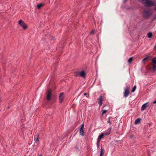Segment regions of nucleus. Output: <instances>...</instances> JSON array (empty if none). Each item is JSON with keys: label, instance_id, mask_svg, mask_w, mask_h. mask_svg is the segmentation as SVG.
<instances>
[{"label": "nucleus", "instance_id": "obj_25", "mask_svg": "<svg viewBox=\"0 0 156 156\" xmlns=\"http://www.w3.org/2000/svg\"><path fill=\"white\" fill-rule=\"evenodd\" d=\"M107 122H108V123H109L110 124H112V123H111V122L110 121V118H108V119L107 121Z\"/></svg>", "mask_w": 156, "mask_h": 156}, {"label": "nucleus", "instance_id": "obj_33", "mask_svg": "<svg viewBox=\"0 0 156 156\" xmlns=\"http://www.w3.org/2000/svg\"><path fill=\"white\" fill-rule=\"evenodd\" d=\"M154 49H156V45H155V47H154Z\"/></svg>", "mask_w": 156, "mask_h": 156}, {"label": "nucleus", "instance_id": "obj_3", "mask_svg": "<svg viewBox=\"0 0 156 156\" xmlns=\"http://www.w3.org/2000/svg\"><path fill=\"white\" fill-rule=\"evenodd\" d=\"M19 25L24 30H26L28 27L27 25L22 20H20L18 22Z\"/></svg>", "mask_w": 156, "mask_h": 156}, {"label": "nucleus", "instance_id": "obj_2", "mask_svg": "<svg viewBox=\"0 0 156 156\" xmlns=\"http://www.w3.org/2000/svg\"><path fill=\"white\" fill-rule=\"evenodd\" d=\"M152 14V12L146 10H144L143 12V17L146 19H149Z\"/></svg>", "mask_w": 156, "mask_h": 156}, {"label": "nucleus", "instance_id": "obj_17", "mask_svg": "<svg viewBox=\"0 0 156 156\" xmlns=\"http://www.w3.org/2000/svg\"><path fill=\"white\" fill-rule=\"evenodd\" d=\"M105 136L103 133H101V135H99L98 138H99V140H101V139L104 137Z\"/></svg>", "mask_w": 156, "mask_h": 156}, {"label": "nucleus", "instance_id": "obj_9", "mask_svg": "<svg viewBox=\"0 0 156 156\" xmlns=\"http://www.w3.org/2000/svg\"><path fill=\"white\" fill-rule=\"evenodd\" d=\"M149 106V103L147 102L144 104L142 106L141 108V110L144 111Z\"/></svg>", "mask_w": 156, "mask_h": 156}, {"label": "nucleus", "instance_id": "obj_5", "mask_svg": "<svg viewBox=\"0 0 156 156\" xmlns=\"http://www.w3.org/2000/svg\"><path fill=\"white\" fill-rule=\"evenodd\" d=\"M65 98V95L64 93H60L59 96V102L62 103L64 101Z\"/></svg>", "mask_w": 156, "mask_h": 156}, {"label": "nucleus", "instance_id": "obj_18", "mask_svg": "<svg viewBox=\"0 0 156 156\" xmlns=\"http://www.w3.org/2000/svg\"><path fill=\"white\" fill-rule=\"evenodd\" d=\"M152 63L156 65V57H154L152 59Z\"/></svg>", "mask_w": 156, "mask_h": 156}, {"label": "nucleus", "instance_id": "obj_1", "mask_svg": "<svg viewBox=\"0 0 156 156\" xmlns=\"http://www.w3.org/2000/svg\"><path fill=\"white\" fill-rule=\"evenodd\" d=\"M139 1L146 7H150L154 6V2L151 1V0H139Z\"/></svg>", "mask_w": 156, "mask_h": 156}, {"label": "nucleus", "instance_id": "obj_14", "mask_svg": "<svg viewBox=\"0 0 156 156\" xmlns=\"http://www.w3.org/2000/svg\"><path fill=\"white\" fill-rule=\"evenodd\" d=\"M141 120V119L140 118L136 119L135 121V124H139Z\"/></svg>", "mask_w": 156, "mask_h": 156}, {"label": "nucleus", "instance_id": "obj_28", "mask_svg": "<svg viewBox=\"0 0 156 156\" xmlns=\"http://www.w3.org/2000/svg\"><path fill=\"white\" fill-rule=\"evenodd\" d=\"M94 30H92L90 33V34H93V33H94Z\"/></svg>", "mask_w": 156, "mask_h": 156}, {"label": "nucleus", "instance_id": "obj_6", "mask_svg": "<svg viewBox=\"0 0 156 156\" xmlns=\"http://www.w3.org/2000/svg\"><path fill=\"white\" fill-rule=\"evenodd\" d=\"M103 100L104 98L102 95H100L99 98L97 99V100L98 101V102L100 106H101L102 105Z\"/></svg>", "mask_w": 156, "mask_h": 156}, {"label": "nucleus", "instance_id": "obj_23", "mask_svg": "<svg viewBox=\"0 0 156 156\" xmlns=\"http://www.w3.org/2000/svg\"><path fill=\"white\" fill-rule=\"evenodd\" d=\"M133 59L132 57L130 58L128 60V62L129 63H130L131 62L133 61Z\"/></svg>", "mask_w": 156, "mask_h": 156}, {"label": "nucleus", "instance_id": "obj_30", "mask_svg": "<svg viewBox=\"0 0 156 156\" xmlns=\"http://www.w3.org/2000/svg\"><path fill=\"white\" fill-rule=\"evenodd\" d=\"M99 144L97 143V146L98 148L99 147Z\"/></svg>", "mask_w": 156, "mask_h": 156}, {"label": "nucleus", "instance_id": "obj_13", "mask_svg": "<svg viewBox=\"0 0 156 156\" xmlns=\"http://www.w3.org/2000/svg\"><path fill=\"white\" fill-rule=\"evenodd\" d=\"M105 153V150L103 148L101 147L100 156H103Z\"/></svg>", "mask_w": 156, "mask_h": 156}, {"label": "nucleus", "instance_id": "obj_20", "mask_svg": "<svg viewBox=\"0 0 156 156\" xmlns=\"http://www.w3.org/2000/svg\"><path fill=\"white\" fill-rule=\"evenodd\" d=\"M152 33L151 32H149L147 34L148 37L149 38H151L152 36Z\"/></svg>", "mask_w": 156, "mask_h": 156}, {"label": "nucleus", "instance_id": "obj_34", "mask_svg": "<svg viewBox=\"0 0 156 156\" xmlns=\"http://www.w3.org/2000/svg\"><path fill=\"white\" fill-rule=\"evenodd\" d=\"M1 98H0V103L1 102Z\"/></svg>", "mask_w": 156, "mask_h": 156}, {"label": "nucleus", "instance_id": "obj_11", "mask_svg": "<svg viewBox=\"0 0 156 156\" xmlns=\"http://www.w3.org/2000/svg\"><path fill=\"white\" fill-rule=\"evenodd\" d=\"M111 128H109L107 132L103 133L104 136H107L109 135L111 132Z\"/></svg>", "mask_w": 156, "mask_h": 156}, {"label": "nucleus", "instance_id": "obj_7", "mask_svg": "<svg viewBox=\"0 0 156 156\" xmlns=\"http://www.w3.org/2000/svg\"><path fill=\"white\" fill-rule=\"evenodd\" d=\"M47 99L48 101L51 100V92L50 90H47Z\"/></svg>", "mask_w": 156, "mask_h": 156}, {"label": "nucleus", "instance_id": "obj_15", "mask_svg": "<svg viewBox=\"0 0 156 156\" xmlns=\"http://www.w3.org/2000/svg\"><path fill=\"white\" fill-rule=\"evenodd\" d=\"M44 5V4L43 3H41L40 4H37V7L38 9H40L41 7Z\"/></svg>", "mask_w": 156, "mask_h": 156}, {"label": "nucleus", "instance_id": "obj_12", "mask_svg": "<svg viewBox=\"0 0 156 156\" xmlns=\"http://www.w3.org/2000/svg\"><path fill=\"white\" fill-rule=\"evenodd\" d=\"M80 76L82 77H84L86 76L85 73L84 71H81L80 72Z\"/></svg>", "mask_w": 156, "mask_h": 156}, {"label": "nucleus", "instance_id": "obj_22", "mask_svg": "<svg viewBox=\"0 0 156 156\" xmlns=\"http://www.w3.org/2000/svg\"><path fill=\"white\" fill-rule=\"evenodd\" d=\"M136 85H135L133 87V88H132V90H131V91L132 93H133V92H134L135 91V90H136Z\"/></svg>", "mask_w": 156, "mask_h": 156}, {"label": "nucleus", "instance_id": "obj_10", "mask_svg": "<svg viewBox=\"0 0 156 156\" xmlns=\"http://www.w3.org/2000/svg\"><path fill=\"white\" fill-rule=\"evenodd\" d=\"M151 55H148L147 56L144 58L142 60L143 62H149L151 59Z\"/></svg>", "mask_w": 156, "mask_h": 156}, {"label": "nucleus", "instance_id": "obj_31", "mask_svg": "<svg viewBox=\"0 0 156 156\" xmlns=\"http://www.w3.org/2000/svg\"><path fill=\"white\" fill-rule=\"evenodd\" d=\"M128 0H124L123 2L124 3H126Z\"/></svg>", "mask_w": 156, "mask_h": 156}, {"label": "nucleus", "instance_id": "obj_4", "mask_svg": "<svg viewBox=\"0 0 156 156\" xmlns=\"http://www.w3.org/2000/svg\"><path fill=\"white\" fill-rule=\"evenodd\" d=\"M130 87L126 86L124 89V91L123 92L124 97L125 98H127L129 94Z\"/></svg>", "mask_w": 156, "mask_h": 156}, {"label": "nucleus", "instance_id": "obj_24", "mask_svg": "<svg viewBox=\"0 0 156 156\" xmlns=\"http://www.w3.org/2000/svg\"><path fill=\"white\" fill-rule=\"evenodd\" d=\"M107 112V110H103L102 113V115H103V114H105Z\"/></svg>", "mask_w": 156, "mask_h": 156}, {"label": "nucleus", "instance_id": "obj_8", "mask_svg": "<svg viewBox=\"0 0 156 156\" xmlns=\"http://www.w3.org/2000/svg\"><path fill=\"white\" fill-rule=\"evenodd\" d=\"M84 128V123H83L80 126V134L82 136H84V131L83 130Z\"/></svg>", "mask_w": 156, "mask_h": 156}, {"label": "nucleus", "instance_id": "obj_35", "mask_svg": "<svg viewBox=\"0 0 156 156\" xmlns=\"http://www.w3.org/2000/svg\"><path fill=\"white\" fill-rule=\"evenodd\" d=\"M39 156H42V155H39Z\"/></svg>", "mask_w": 156, "mask_h": 156}, {"label": "nucleus", "instance_id": "obj_19", "mask_svg": "<svg viewBox=\"0 0 156 156\" xmlns=\"http://www.w3.org/2000/svg\"><path fill=\"white\" fill-rule=\"evenodd\" d=\"M39 135L38 133L36 135V138H35V139H34V140L36 142L39 141Z\"/></svg>", "mask_w": 156, "mask_h": 156}, {"label": "nucleus", "instance_id": "obj_36", "mask_svg": "<svg viewBox=\"0 0 156 156\" xmlns=\"http://www.w3.org/2000/svg\"><path fill=\"white\" fill-rule=\"evenodd\" d=\"M9 108V107H8V108Z\"/></svg>", "mask_w": 156, "mask_h": 156}, {"label": "nucleus", "instance_id": "obj_27", "mask_svg": "<svg viewBox=\"0 0 156 156\" xmlns=\"http://www.w3.org/2000/svg\"><path fill=\"white\" fill-rule=\"evenodd\" d=\"M156 20V15L154 16V17L153 19V20Z\"/></svg>", "mask_w": 156, "mask_h": 156}, {"label": "nucleus", "instance_id": "obj_32", "mask_svg": "<svg viewBox=\"0 0 156 156\" xmlns=\"http://www.w3.org/2000/svg\"><path fill=\"white\" fill-rule=\"evenodd\" d=\"M87 94L86 93H84V95H87Z\"/></svg>", "mask_w": 156, "mask_h": 156}, {"label": "nucleus", "instance_id": "obj_26", "mask_svg": "<svg viewBox=\"0 0 156 156\" xmlns=\"http://www.w3.org/2000/svg\"><path fill=\"white\" fill-rule=\"evenodd\" d=\"M100 140H99V138H98V140H97V143H98V144H99L100 142Z\"/></svg>", "mask_w": 156, "mask_h": 156}, {"label": "nucleus", "instance_id": "obj_29", "mask_svg": "<svg viewBox=\"0 0 156 156\" xmlns=\"http://www.w3.org/2000/svg\"><path fill=\"white\" fill-rule=\"evenodd\" d=\"M154 6H156L155 8L154 9V10L155 11H156V2L155 3L154 2Z\"/></svg>", "mask_w": 156, "mask_h": 156}, {"label": "nucleus", "instance_id": "obj_21", "mask_svg": "<svg viewBox=\"0 0 156 156\" xmlns=\"http://www.w3.org/2000/svg\"><path fill=\"white\" fill-rule=\"evenodd\" d=\"M80 72H76L74 73V75L76 76H80Z\"/></svg>", "mask_w": 156, "mask_h": 156}, {"label": "nucleus", "instance_id": "obj_16", "mask_svg": "<svg viewBox=\"0 0 156 156\" xmlns=\"http://www.w3.org/2000/svg\"><path fill=\"white\" fill-rule=\"evenodd\" d=\"M156 71V65L154 64L153 65L152 71L153 72H154Z\"/></svg>", "mask_w": 156, "mask_h": 156}]
</instances>
